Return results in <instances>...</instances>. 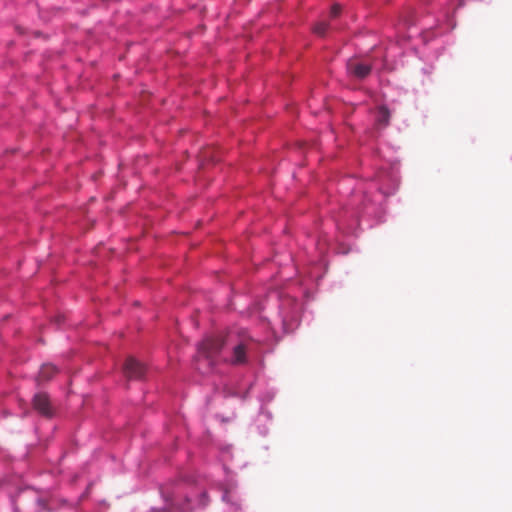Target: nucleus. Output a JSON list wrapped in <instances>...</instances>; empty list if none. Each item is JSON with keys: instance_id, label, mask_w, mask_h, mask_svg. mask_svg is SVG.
<instances>
[{"instance_id": "obj_1", "label": "nucleus", "mask_w": 512, "mask_h": 512, "mask_svg": "<svg viewBox=\"0 0 512 512\" xmlns=\"http://www.w3.org/2000/svg\"><path fill=\"white\" fill-rule=\"evenodd\" d=\"M399 163L380 164L366 179L344 177L338 182L341 199L339 209L324 220L313 237L305 256L296 265L298 276L283 285L273 284L263 300L253 304L251 313H258L266 333L255 338L244 328L234 327L226 334L207 336L197 347L196 369L201 373L216 371L219 362L246 364L265 350V345L277 341L281 333L296 329L302 310L298 296L310 299L327 268L330 250L346 254L349 245L342 238L355 236L360 221L368 226L383 221L385 200L399 187Z\"/></svg>"}, {"instance_id": "obj_2", "label": "nucleus", "mask_w": 512, "mask_h": 512, "mask_svg": "<svg viewBox=\"0 0 512 512\" xmlns=\"http://www.w3.org/2000/svg\"><path fill=\"white\" fill-rule=\"evenodd\" d=\"M419 8H406L395 24L396 41L386 46H378L369 58L349 59L346 64L348 75L357 80L365 79L372 69L392 70L396 58L403 54L402 46L407 41L427 44L430 39L455 27L454 11L464 4V0H444L430 4V0H420Z\"/></svg>"}, {"instance_id": "obj_3", "label": "nucleus", "mask_w": 512, "mask_h": 512, "mask_svg": "<svg viewBox=\"0 0 512 512\" xmlns=\"http://www.w3.org/2000/svg\"><path fill=\"white\" fill-rule=\"evenodd\" d=\"M161 494L165 502L162 512H189L208 504L206 491L191 478L176 482L172 490L168 487L162 489Z\"/></svg>"}, {"instance_id": "obj_4", "label": "nucleus", "mask_w": 512, "mask_h": 512, "mask_svg": "<svg viewBox=\"0 0 512 512\" xmlns=\"http://www.w3.org/2000/svg\"><path fill=\"white\" fill-rule=\"evenodd\" d=\"M220 490L222 501L226 505L224 512H244L237 484L230 474L227 473L225 481L220 484Z\"/></svg>"}, {"instance_id": "obj_5", "label": "nucleus", "mask_w": 512, "mask_h": 512, "mask_svg": "<svg viewBox=\"0 0 512 512\" xmlns=\"http://www.w3.org/2000/svg\"><path fill=\"white\" fill-rule=\"evenodd\" d=\"M123 370L130 379H140L145 374L144 365L133 357H128L124 363Z\"/></svg>"}, {"instance_id": "obj_6", "label": "nucleus", "mask_w": 512, "mask_h": 512, "mask_svg": "<svg viewBox=\"0 0 512 512\" xmlns=\"http://www.w3.org/2000/svg\"><path fill=\"white\" fill-rule=\"evenodd\" d=\"M33 404L35 409H37L41 414L47 417H51L53 412L50 405L49 398L44 393H37L33 398Z\"/></svg>"}, {"instance_id": "obj_7", "label": "nucleus", "mask_w": 512, "mask_h": 512, "mask_svg": "<svg viewBox=\"0 0 512 512\" xmlns=\"http://www.w3.org/2000/svg\"><path fill=\"white\" fill-rule=\"evenodd\" d=\"M220 461L223 463L224 470H228L230 468H241L243 464L241 462L234 463L232 446L226 445L220 449Z\"/></svg>"}, {"instance_id": "obj_8", "label": "nucleus", "mask_w": 512, "mask_h": 512, "mask_svg": "<svg viewBox=\"0 0 512 512\" xmlns=\"http://www.w3.org/2000/svg\"><path fill=\"white\" fill-rule=\"evenodd\" d=\"M272 420V414L269 410H267L265 407H260L259 414L255 420L256 427L258 429L259 434L262 436L267 435L268 433V426L267 424L271 422Z\"/></svg>"}, {"instance_id": "obj_9", "label": "nucleus", "mask_w": 512, "mask_h": 512, "mask_svg": "<svg viewBox=\"0 0 512 512\" xmlns=\"http://www.w3.org/2000/svg\"><path fill=\"white\" fill-rule=\"evenodd\" d=\"M275 395L276 390L274 387L265 388L264 391H262L258 396V399L261 402V407H264L265 404L271 402L274 399Z\"/></svg>"}, {"instance_id": "obj_10", "label": "nucleus", "mask_w": 512, "mask_h": 512, "mask_svg": "<svg viewBox=\"0 0 512 512\" xmlns=\"http://www.w3.org/2000/svg\"><path fill=\"white\" fill-rule=\"evenodd\" d=\"M57 372H58V369L54 365L45 364L41 367L39 376L43 380H48Z\"/></svg>"}, {"instance_id": "obj_11", "label": "nucleus", "mask_w": 512, "mask_h": 512, "mask_svg": "<svg viewBox=\"0 0 512 512\" xmlns=\"http://www.w3.org/2000/svg\"><path fill=\"white\" fill-rule=\"evenodd\" d=\"M377 122L380 126H385L389 122V112L386 108L381 107L377 113Z\"/></svg>"}, {"instance_id": "obj_12", "label": "nucleus", "mask_w": 512, "mask_h": 512, "mask_svg": "<svg viewBox=\"0 0 512 512\" xmlns=\"http://www.w3.org/2000/svg\"><path fill=\"white\" fill-rule=\"evenodd\" d=\"M329 24L326 22H320L315 26V33H317L320 36H324L327 30L329 29Z\"/></svg>"}, {"instance_id": "obj_13", "label": "nucleus", "mask_w": 512, "mask_h": 512, "mask_svg": "<svg viewBox=\"0 0 512 512\" xmlns=\"http://www.w3.org/2000/svg\"><path fill=\"white\" fill-rule=\"evenodd\" d=\"M340 11H341V8L338 4H334L331 9H330V17L332 19L338 17V15L340 14Z\"/></svg>"}, {"instance_id": "obj_14", "label": "nucleus", "mask_w": 512, "mask_h": 512, "mask_svg": "<svg viewBox=\"0 0 512 512\" xmlns=\"http://www.w3.org/2000/svg\"><path fill=\"white\" fill-rule=\"evenodd\" d=\"M227 394L228 395H233V396H239V395H241V391L239 389H237V390H229L227 392Z\"/></svg>"}, {"instance_id": "obj_15", "label": "nucleus", "mask_w": 512, "mask_h": 512, "mask_svg": "<svg viewBox=\"0 0 512 512\" xmlns=\"http://www.w3.org/2000/svg\"><path fill=\"white\" fill-rule=\"evenodd\" d=\"M27 495V492H24L20 497H19V501H22Z\"/></svg>"}, {"instance_id": "obj_16", "label": "nucleus", "mask_w": 512, "mask_h": 512, "mask_svg": "<svg viewBox=\"0 0 512 512\" xmlns=\"http://www.w3.org/2000/svg\"><path fill=\"white\" fill-rule=\"evenodd\" d=\"M411 47H412V48H414V49H416L417 44H416V43H412V44H411Z\"/></svg>"}, {"instance_id": "obj_17", "label": "nucleus", "mask_w": 512, "mask_h": 512, "mask_svg": "<svg viewBox=\"0 0 512 512\" xmlns=\"http://www.w3.org/2000/svg\"><path fill=\"white\" fill-rule=\"evenodd\" d=\"M15 512H19V511H18V507H16V508H15Z\"/></svg>"}]
</instances>
